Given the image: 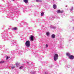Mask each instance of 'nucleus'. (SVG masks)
I'll list each match as a JSON object with an SVG mask.
<instances>
[{
	"mask_svg": "<svg viewBox=\"0 0 74 74\" xmlns=\"http://www.w3.org/2000/svg\"><path fill=\"white\" fill-rule=\"evenodd\" d=\"M33 38H34V36L33 35H31L30 36V40L31 41H33Z\"/></svg>",
	"mask_w": 74,
	"mask_h": 74,
	"instance_id": "nucleus-3",
	"label": "nucleus"
},
{
	"mask_svg": "<svg viewBox=\"0 0 74 74\" xmlns=\"http://www.w3.org/2000/svg\"><path fill=\"white\" fill-rule=\"evenodd\" d=\"M46 48H48V45H46Z\"/></svg>",
	"mask_w": 74,
	"mask_h": 74,
	"instance_id": "nucleus-18",
	"label": "nucleus"
},
{
	"mask_svg": "<svg viewBox=\"0 0 74 74\" xmlns=\"http://www.w3.org/2000/svg\"><path fill=\"white\" fill-rule=\"evenodd\" d=\"M56 5H55V4H54L53 5V8H54V9H56Z\"/></svg>",
	"mask_w": 74,
	"mask_h": 74,
	"instance_id": "nucleus-9",
	"label": "nucleus"
},
{
	"mask_svg": "<svg viewBox=\"0 0 74 74\" xmlns=\"http://www.w3.org/2000/svg\"><path fill=\"white\" fill-rule=\"evenodd\" d=\"M66 55L68 56V57H69L70 56V54L69 53H66Z\"/></svg>",
	"mask_w": 74,
	"mask_h": 74,
	"instance_id": "nucleus-8",
	"label": "nucleus"
},
{
	"mask_svg": "<svg viewBox=\"0 0 74 74\" xmlns=\"http://www.w3.org/2000/svg\"><path fill=\"white\" fill-rule=\"evenodd\" d=\"M69 57L70 59H73L74 58V56H73V55H70Z\"/></svg>",
	"mask_w": 74,
	"mask_h": 74,
	"instance_id": "nucleus-5",
	"label": "nucleus"
},
{
	"mask_svg": "<svg viewBox=\"0 0 74 74\" xmlns=\"http://www.w3.org/2000/svg\"><path fill=\"white\" fill-rule=\"evenodd\" d=\"M23 67V66H21V67H20L19 69H22Z\"/></svg>",
	"mask_w": 74,
	"mask_h": 74,
	"instance_id": "nucleus-16",
	"label": "nucleus"
},
{
	"mask_svg": "<svg viewBox=\"0 0 74 74\" xmlns=\"http://www.w3.org/2000/svg\"><path fill=\"white\" fill-rule=\"evenodd\" d=\"M23 1L25 4H27L28 2V0H24Z\"/></svg>",
	"mask_w": 74,
	"mask_h": 74,
	"instance_id": "nucleus-7",
	"label": "nucleus"
},
{
	"mask_svg": "<svg viewBox=\"0 0 74 74\" xmlns=\"http://www.w3.org/2000/svg\"><path fill=\"white\" fill-rule=\"evenodd\" d=\"M25 46L27 47V48H29L30 47V41L27 40L25 42Z\"/></svg>",
	"mask_w": 74,
	"mask_h": 74,
	"instance_id": "nucleus-1",
	"label": "nucleus"
},
{
	"mask_svg": "<svg viewBox=\"0 0 74 74\" xmlns=\"http://www.w3.org/2000/svg\"><path fill=\"white\" fill-rule=\"evenodd\" d=\"M13 1H14L15 0H12Z\"/></svg>",
	"mask_w": 74,
	"mask_h": 74,
	"instance_id": "nucleus-20",
	"label": "nucleus"
},
{
	"mask_svg": "<svg viewBox=\"0 0 74 74\" xmlns=\"http://www.w3.org/2000/svg\"><path fill=\"white\" fill-rule=\"evenodd\" d=\"M51 37L52 38H55V35L54 34H53L51 35Z\"/></svg>",
	"mask_w": 74,
	"mask_h": 74,
	"instance_id": "nucleus-6",
	"label": "nucleus"
},
{
	"mask_svg": "<svg viewBox=\"0 0 74 74\" xmlns=\"http://www.w3.org/2000/svg\"><path fill=\"white\" fill-rule=\"evenodd\" d=\"M46 34L47 36H49V32H47L46 33Z\"/></svg>",
	"mask_w": 74,
	"mask_h": 74,
	"instance_id": "nucleus-10",
	"label": "nucleus"
},
{
	"mask_svg": "<svg viewBox=\"0 0 74 74\" xmlns=\"http://www.w3.org/2000/svg\"><path fill=\"white\" fill-rule=\"evenodd\" d=\"M44 14V12H42L41 13V16H43V15Z\"/></svg>",
	"mask_w": 74,
	"mask_h": 74,
	"instance_id": "nucleus-12",
	"label": "nucleus"
},
{
	"mask_svg": "<svg viewBox=\"0 0 74 74\" xmlns=\"http://www.w3.org/2000/svg\"><path fill=\"white\" fill-rule=\"evenodd\" d=\"M41 1H40L39 0H36V2H40Z\"/></svg>",
	"mask_w": 74,
	"mask_h": 74,
	"instance_id": "nucleus-15",
	"label": "nucleus"
},
{
	"mask_svg": "<svg viewBox=\"0 0 74 74\" xmlns=\"http://www.w3.org/2000/svg\"><path fill=\"white\" fill-rule=\"evenodd\" d=\"M57 12L58 14V13H63V10L60 11V10H57Z\"/></svg>",
	"mask_w": 74,
	"mask_h": 74,
	"instance_id": "nucleus-4",
	"label": "nucleus"
},
{
	"mask_svg": "<svg viewBox=\"0 0 74 74\" xmlns=\"http://www.w3.org/2000/svg\"><path fill=\"white\" fill-rule=\"evenodd\" d=\"M16 65L17 66V67H18V66L19 65L18 64V63H17L16 64Z\"/></svg>",
	"mask_w": 74,
	"mask_h": 74,
	"instance_id": "nucleus-17",
	"label": "nucleus"
},
{
	"mask_svg": "<svg viewBox=\"0 0 74 74\" xmlns=\"http://www.w3.org/2000/svg\"><path fill=\"white\" fill-rule=\"evenodd\" d=\"M58 58H59V55L57 54H55L54 57V60L55 61H56L57 59H58Z\"/></svg>",
	"mask_w": 74,
	"mask_h": 74,
	"instance_id": "nucleus-2",
	"label": "nucleus"
},
{
	"mask_svg": "<svg viewBox=\"0 0 74 74\" xmlns=\"http://www.w3.org/2000/svg\"><path fill=\"white\" fill-rule=\"evenodd\" d=\"M4 63V61H1L0 62V63Z\"/></svg>",
	"mask_w": 74,
	"mask_h": 74,
	"instance_id": "nucleus-11",
	"label": "nucleus"
},
{
	"mask_svg": "<svg viewBox=\"0 0 74 74\" xmlns=\"http://www.w3.org/2000/svg\"><path fill=\"white\" fill-rule=\"evenodd\" d=\"M8 58H8V56H7V57H6V59H8Z\"/></svg>",
	"mask_w": 74,
	"mask_h": 74,
	"instance_id": "nucleus-19",
	"label": "nucleus"
},
{
	"mask_svg": "<svg viewBox=\"0 0 74 74\" xmlns=\"http://www.w3.org/2000/svg\"><path fill=\"white\" fill-rule=\"evenodd\" d=\"M14 68H15V66H12L11 67V69H14Z\"/></svg>",
	"mask_w": 74,
	"mask_h": 74,
	"instance_id": "nucleus-14",
	"label": "nucleus"
},
{
	"mask_svg": "<svg viewBox=\"0 0 74 74\" xmlns=\"http://www.w3.org/2000/svg\"><path fill=\"white\" fill-rule=\"evenodd\" d=\"M18 29V28L16 27H15L13 28V30H17Z\"/></svg>",
	"mask_w": 74,
	"mask_h": 74,
	"instance_id": "nucleus-13",
	"label": "nucleus"
}]
</instances>
